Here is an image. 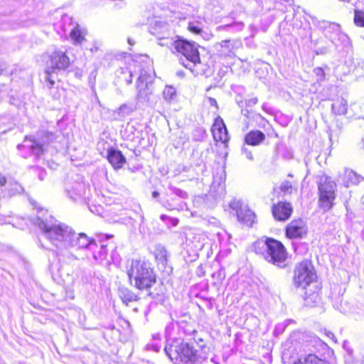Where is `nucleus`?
<instances>
[{
  "label": "nucleus",
  "instance_id": "nucleus-35",
  "mask_svg": "<svg viewBox=\"0 0 364 364\" xmlns=\"http://www.w3.org/2000/svg\"><path fill=\"white\" fill-rule=\"evenodd\" d=\"M57 71H53L51 69L46 68L45 73V80L47 82V87L50 89L55 84V79L53 74Z\"/></svg>",
  "mask_w": 364,
  "mask_h": 364
},
{
  "label": "nucleus",
  "instance_id": "nucleus-28",
  "mask_svg": "<svg viewBox=\"0 0 364 364\" xmlns=\"http://www.w3.org/2000/svg\"><path fill=\"white\" fill-rule=\"evenodd\" d=\"M348 109L347 101L341 98L332 104V111L338 115H343L346 114Z\"/></svg>",
  "mask_w": 364,
  "mask_h": 364
},
{
  "label": "nucleus",
  "instance_id": "nucleus-3",
  "mask_svg": "<svg viewBox=\"0 0 364 364\" xmlns=\"http://www.w3.org/2000/svg\"><path fill=\"white\" fill-rule=\"evenodd\" d=\"M127 274L130 283L140 290H148L156 282L151 263L142 259H132Z\"/></svg>",
  "mask_w": 364,
  "mask_h": 364
},
{
  "label": "nucleus",
  "instance_id": "nucleus-14",
  "mask_svg": "<svg viewBox=\"0 0 364 364\" xmlns=\"http://www.w3.org/2000/svg\"><path fill=\"white\" fill-rule=\"evenodd\" d=\"M272 212L275 220L286 221L291 217L293 208L290 203L280 201L272 205Z\"/></svg>",
  "mask_w": 364,
  "mask_h": 364
},
{
  "label": "nucleus",
  "instance_id": "nucleus-18",
  "mask_svg": "<svg viewBox=\"0 0 364 364\" xmlns=\"http://www.w3.org/2000/svg\"><path fill=\"white\" fill-rule=\"evenodd\" d=\"M107 160L115 169H119L126 164V158L122 153L116 149L111 148L107 151Z\"/></svg>",
  "mask_w": 364,
  "mask_h": 364
},
{
  "label": "nucleus",
  "instance_id": "nucleus-59",
  "mask_svg": "<svg viewBox=\"0 0 364 364\" xmlns=\"http://www.w3.org/2000/svg\"><path fill=\"white\" fill-rule=\"evenodd\" d=\"M329 334H330V335H331V336H332V337H333V333H329Z\"/></svg>",
  "mask_w": 364,
  "mask_h": 364
},
{
  "label": "nucleus",
  "instance_id": "nucleus-56",
  "mask_svg": "<svg viewBox=\"0 0 364 364\" xmlns=\"http://www.w3.org/2000/svg\"><path fill=\"white\" fill-rule=\"evenodd\" d=\"M97 50V47H95V46L94 48H92L90 49V50H91L92 52L96 51Z\"/></svg>",
  "mask_w": 364,
  "mask_h": 364
},
{
  "label": "nucleus",
  "instance_id": "nucleus-11",
  "mask_svg": "<svg viewBox=\"0 0 364 364\" xmlns=\"http://www.w3.org/2000/svg\"><path fill=\"white\" fill-rule=\"evenodd\" d=\"M307 232L306 223L301 218L291 220L285 228V235L289 239H302Z\"/></svg>",
  "mask_w": 364,
  "mask_h": 364
},
{
  "label": "nucleus",
  "instance_id": "nucleus-49",
  "mask_svg": "<svg viewBox=\"0 0 364 364\" xmlns=\"http://www.w3.org/2000/svg\"><path fill=\"white\" fill-rule=\"evenodd\" d=\"M169 221L171 222L173 226H176L178 224V219L171 218H169Z\"/></svg>",
  "mask_w": 364,
  "mask_h": 364
},
{
  "label": "nucleus",
  "instance_id": "nucleus-16",
  "mask_svg": "<svg viewBox=\"0 0 364 364\" xmlns=\"http://www.w3.org/2000/svg\"><path fill=\"white\" fill-rule=\"evenodd\" d=\"M80 178L77 177V180L73 183H68L66 186V191L70 197L76 200L77 198L85 197L87 189V184L80 181Z\"/></svg>",
  "mask_w": 364,
  "mask_h": 364
},
{
  "label": "nucleus",
  "instance_id": "nucleus-10",
  "mask_svg": "<svg viewBox=\"0 0 364 364\" xmlns=\"http://www.w3.org/2000/svg\"><path fill=\"white\" fill-rule=\"evenodd\" d=\"M154 75L146 70H141L138 77L136 88L138 96L144 100H149V95L153 92Z\"/></svg>",
  "mask_w": 364,
  "mask_h": 364
},
{
  "label": "nucleus",
  "instance_id": "nucleus-17",
  "mask_svg": "<svg viewBox=\"0 0 364 364\" xmlns=\"http://www.w3.org/2000/svg\"><path fill=\"white\" fill-rule=\"evenodd\" d=\"M164 31L156 33L158 40V44L161 46L168 48L172 53H175L176 45L178 42L180 37L175 36L171 37L167 31V26L164 25Z\"/></svg>",
  "mask_w": 364,
  "mask_h": 364
},
{
  "label": "nucleus",
  "instance_id": "nucleus-5",
  "mask_svg": "<svg viewBox=\"0 0 364 364\" xmlns=\"http://www.w3.org/2000/svg\"><path fill=\"white\" fill-rule=\"evenodd\" d=\"M38 136V140L33 136H26L23 143L17 146L19 151L25 152L22 154L24 158L30 155L41 157L46 151V145L55 139V134L50 132H41Z\"/></svg>",
  "mask_w": 364,
  "mask_h": 364
},
{
  "label": "nucleus",
  "instance_id": "nucleus-19",
  "mask_svg": "<svg viewBox=\"0 0 364 364\" xmlns=\"http://www.w3.org/2000/svg\"><path fill=\"white\" fill-rule=\"evenodd\" d=\"M187 69H189L195 75H205L208 77L212 74V69L210 65L203 63L200 58L198 60L191 63Z\"/></svg>",
  "mask_w": 364,
  "mask_h": 364
},
{
  "label": "nucleus",
  "instance_id": "nucleus-25",
  "mask_svg": "<svg viewBox=\"0 0 364 364\" xmlns=\"http://www.w3.org/2000/svg\"><path fill=\"white\" fill-rule=\"evenodd\" d=\"M154 255L158 264H161L165 267L168 262L167 250L165 247L161 244L156 245L154 249Z\"/></svg>",
  "mask_w": 364,
  "mask_h": 364
},
{
  "label": "nucleus",
  "instance_id": "nucleus-43",
  "mask_svg": "<svg viewBox=\"0 0 364 364\" xmlns=\"http://www.w3.org/2000/svg\"><path fill=\"white\" fill-rule=\"evenodd\" d=\"M37 170L38 171V178H39V179L41 181H43L45 178L46 176V172L44 170H43V169H41L40 168H37Z\"/></svg>",
  "mask_w": 364,
  "mask_h": 364
},
{
  "label": "nucleus",
  "instance_id": "nucleus-31",
  "mask_svg": "<svg viewBox=\"0 0 364 364\" xmlns=\"http://www.w3.org/2000/svg\"><path fill=\"white\" fill-rule=\"evenodd\" d=\"M119 296L122 301L127 304L129 302L134 301L138 299V296L127 288L121 289L119 290Z\"/></svg>",
  "mask_w": 364,
  "mask_h": 364
},
{
  "label": "nucleus",
  "instance_id": "nucleus-52",
  "mask_svg": "<svg viewBox=\"0 0 364 364\" xmlns=\"http://www.w3.org/2000/svg\"><path fill=\"white\" fill-rule=\"evenodd\" d=\"M153 338L154 340H159L160 339V335L159 333H156L153 335Z\"/></svg>",
  "mask_w": 364,
  "mask_h": 364
},
{
  "label": "nucleus",
  "instance_id": "nucleus-50",
  "mask_svg": "<svg viewBox=\"0 0 364 364\" xmlns=\"http://www.w3.org/2000/svg\"><path fill=\"white\" fill-rule=\"evenodd\" d=\"M209 100H210V103L211 105H213V106L217 105V101L214 98H211L210 97L209 99Z\"/></svg>",
  "mask_w": 364,
  "mask_h": 364
},
{
  "label": "nucleus",
  "instance_id": "nucleus-48",
  "mask_svg": "<svg viewBox=\"0 0 364 364\" xmlns=\"http://www.w3.org/2000/svg\"><path fill=\"white\" fill-rule=\"evenodd\" d=\"M128 73H129V78L126 79V82H127V85H129L132 82L133 75H132V71H128Z\"/></svg>",
  "mask_w": 364,
  "mask_h": 364
},
{
  "label": "nucleus",
  "instance_id": "nucleus-2",
  "mask_svg": "<svg viewBox=\"0 0 364 364\" xmlns=\"http://www.w3.org/2000/svg\"><path fill=\"white\" fill-rule=\"evenodd\" d=\"M200 350H194L181 338H174L171 344L165 346L164 350L167 356L176 364L180 363L188 364H201L208 358L209 348L200 345Z\"/></svg>",
  "mask_w": 364,
  "mask_h": 364
},
{
  "label": "nucleus",
  "instance_id": "nucleus-38",
  "mask_svg": "<svg viewBox=\"0 0 364 364\" xmlns=\"http://www.w3.org/2000/svg\"><path fill=\"white\" fill-rule=\"evenodd\" d=\"M241 154L244 156L247 159L250 161L254 160V156L252 152V150L246 146L245 144L242 145L241 148Z\"/></svg>",
  "mask_w": 364,
  "mask_h": 364
},
{
  "label": "nucleus",
  "instance_id": "nucleus-23",
  "mask_svg": "<svg viewBox=\"0 0 364 364\" xmlns=\"http://www.w3.org/2000/svg\"><path fill=\"white\" fill-rule=\"evenodd\" d=\"M186 240L190 242V245L195 250H201L205 244V236L203 234L191 231L187 235Z\"/></svg>",
  "mask_w": 364,
  "mask_h": 364
},
{
  "label": "nucleus",
  "instance_id": "nucleus-29",
  "mask_svg": "<svg viewBox=\"0 0 364 364\" xmlns=\"http://www.w3.org/2000/svg\"><path fill=\"white\" fill-rule=\"evenodd\" d=\"M296 182L290 180H284L281 183L279 189L284 195H291L294 191L296 192Z\"/></svg>",
  "mask_w": 364,
  "mask_h": 364
},
{
  "label": "nucleus",
  "instance_id": "nucleus-44",
  "mask_svg": "<svg viewBox=\"0 0 364 364\" xmlns=\"http://www.w3.org/2000/svg\"><path fill=\"white\" fill-rule=\"evenodd\" d=\"M258 102V100L257 97H253V98H251L250 100H248V101L247 102V106H253L255 105H256Z\"/></svg>",
  "mask_w": 364,
  "mask_h": 364
},
{
  "label": "nucleus",
  "instance_id": "nucleus-26",
  "mask_svg": "<svg viewBox=\"0 0 364 364\" xmlns=\"http://www.w3.org/2000/svg\"><path fill=\"white\" fill-rule=\"evenodd\" d=\"M305 301L308 305L314 306L320 301V289L316 288V291H311L310 289H305Z\"/></svg>",
  "mask_w": 364,
  "mask_h": 364
},
{
  "label": "nucleus",
  "instance_id": "nucleus-30",
  "mask_svg": "<svg viewBox=\"0 0 364 364\" xmlns=\"http://www.w3.org/2000/svg\"><path fill=\"white\" fill-rule=\"evenodd\" d=\"M188 29L194 34L201 36L203 38H209L208 34L203 31L201 23L199 21L190 22L188 26Z\"/></svg>",
  "mask_w": 364,
  "mask_h": 364
},
{
  "label": "nucleus",
  "instance_id": "nucleus-6",
  "mask_svg": "<svg viewBox=\"0 0 364 364\" xmlns=\"http://www.w3.org/2000/svg\"><path fill=\"white\" fill-rule=\"evenodd\" d=\"M314 25L323 33L336 49L347 48L350 45L348 36L341 30L338 23L327 21H317Z\"/></svg>",
  "mask_w": 364,
  "mask_h": 364
},
{
  "label": "nucleus",
  "instance_id": "nucleus-57",
  "mask_svg": "<svg viewBox=\"0 0 364 364\" xmlns=\"http://www.w3.org/2000/svg\"><path fill=\"white\" fill-rule=\"evenodd\" d=\"M287 322L289 323H292L294 321L292 320H288V321H287Z\"/></svg>",
  "mask_w": 364,
  "mask_h": 364
},
{
  "label": "nucleus",
  "instance_id": "nucleus-58",
  "mask_svg": "<svg viewBox=\"0 0 364 364\" xmlns=\"http://www.w3.org/2000/svg\"><path fill=\"white\" fill-rule=\"evenodd\" d=\"M288 176H289V177H291V178L293 177V176H292L291 173H289V174L288 175Z\"/></svg>",
  "mask_w": 364,
  "mask_h": 364
},
{
  "label": "nucleus",
  "instance_id": "nucleus-40",
  "mask_svg": "<svg viewBox=\"0 0 364 364\" xmlns=\"http://www.w3.org/2000/svg\"><path fill=\"white\" fill-rule=\"evenodd\" d=\"M171 191H172V193L173 194L176 195L177 196H178L181 198H186L188 197V194L186 191L181 190V189H179L178 188L171 187Z\"/></svg>",
  "mask_w": 364,
  "mask_h": 364
},
{
  "label": "nucleus",
  "instance_id": "nucleus-21",
  "mask_svg": "<svg viewBox=\"0 0 364 364\" xmlns=\"http://www.w3.org/2000/svg\"><path fill=\"white\" fill-rule=\"evenodd\" d=\"M265 139V134L260 130H252L245 135V141L247 145L258 146Z\"/></svg>",
  "mask_w": 364,
  "mask_h": 364
},
{
  "label": "nucleus",
  "instance_id": "nucleus-41",
  "mask_svg": "<svg viewBox=\"0 0 364 364\" xmlns=\"http://www.w3.org/2000/svg\"><path fill=\"white\" fill-rule=\"evenodd\" d=\"M230 207L232 210H234L236 211V213L237 214V211L240 210V208H244V207L242 205V203L239 200H232L230 203Z\"/></svg>",
  "mask_w": 364,
  "mask_h": 364
},
{
  "label": "nucleus",
  "instance_id": "nucleus-55",
  "mask_svg": "<svg viewBox=\"0 0 364 364\" xmlns=\"http://www.w3.org/2000/svg\"><path fill=\"white\" fill-rule=\"evenodd\" d=\"M262 109H263L264 110H265V111H267V105H266V104H264V105H262Z\"/></svg>",
  "mask_w": 364,
  "mask_h": 364
},
{
  "label": "nucleus",
  "instance_id": "nucleus-4",
  "mask_svg": "<svg viewBox=\"0 0 364 364\" xmlns=\"http://www.w3.org/2000/svg\"><path fill=\"white\" fill-rule=\"evenodd\" d=\"M255 249L257 253L262 254L269 262L280 268L286 267L287 252L281 242L273 238H267L264 242H256Z\"/></svg>",
  "mask_w": 364,
  "mask_h": 364
},
{
  "label": "nucleus",
  "instance_id": "nucleus-51",
  "mask_svg": "<svg viewBox=\"0 0 364 364\" xmlns=\"http://www.w3.org/2000/svg\"><path fill=\"white\" fill-rule=\"evenodd\" d=\"M160 218L162 220H165L166 219L169 220L170 218L168 215L163 214L160 216Z\"/></svg>",
  "mask_w": 364,
  "mask_h": 364
},
{
  "label": "nucleus",
  "instance_id": "nucleus-24",
  "mask_svg": "<svg viewBox=\"0 0 364 364\" xmlns=\"http://www.w3.org/2000/svg\"><path fill=\"white\" fill-rule=\"evenodd\" d=\"M294 364H329V363L316 354L309 353L300 356Z\"/></svg>",
  "mask_w": 364,
  "mask_h": 364
},
{
  "label": "nucleus",
  "instance_id": "nucleus-54",
  "mask_svg": "<svg viewBox=\"0 0 364 364\" xmlns=\"http://www.w3.org/2000/svg\"><path fill=\"white\" fill-rule=\"evenodd\" d=\"M127 41H128V43H129V45H131V46H132V45H134V41L132 38H128V40H127Z\"/></svg>",
  "mask_w": 364,
  "mask_h": 364
},
{
  "label": "nucleus",
  "instance_id": "nucleus-12",
  "mask_svg": "<svg viewBox=\"0 0 364 364\" xmlns=\"http://www.w3.org/2000/svg\"><path fill=\"white\" fill-rule=\"evenodd\" d=\"M61 28L65 33L68 32L71 38L75 43H81L85 38L81 31L78 29V25L74 23L73 18L68 15H64L61 19Z\"/></svg>",
  "mask_w": 364,
  "mask_h": 364
},
{
  "label": "nucleus",
  "instance_id": "nucleus-34",
  "mask_svg": "<svg viewBox=\"0 0 364 364\" xmlns=\"http://www.w3.org/2000/svg\"><path fill=\"white\" fill-rule=\"evenodd\" d=\"M175 329V323L171 321L168 323L165 328V336L166 339V345L171 344L173 339L171 338L172 333Z\"/></svg>",
  "mask_w": 364,
  "mask_h": 364
},
{
  "label": "nucleus",
  "instance_id": "nucleus-37",
  "mask_svg": "<svg viewBox=\"0 0 364 364\" xmlns=\"http://www.w3.org/2000/svg\"><path fill=\"white\" fill-rule=\"evenodd\" d=\"M23 191L22 186L17 182L10 183L9 184V193L10 196H14L16 193H20Z\"/></svg>",
  "mask_w": 364,
  "mask_h": 364
},
{
  "label": "nucleus",
  "instance_id": "nucleus-39",
  "mask_svg": "<svg viewBox=\"0 0 364 364\" xmlns=\"http://www.w3.org/2000/svg\"><path fill=\"white\" fill-rule=\"evenodd\" d=\"M314 73L317 77V81L321 82L325 80V73L323 68H316L314 69Z\"/></svg>",
  "mask_w": 364,
  "mask_h": 364
},
{
  "label": "nucleus",
  "instance_id": "nucleus-36",
  "mask_svg": "<svg viewBox=\"0 0 364 364\" xmlns=\"http://www.w3.org/2000/svg\"><path fill=\"white\" fill-rule=\"evenodd\" d=\"M354 23L358 26L364 27V11L360 10L355 11Z\"/></svg>",
  "mask_w": 364,
  "mask_h": 364
},
{
  "label": "nucleus",
  "instance_id": "nucleus-47",
  "mask_svg": "<svg viewBox=\"0 0 364 364\" xmlns=\"http://www.w3.org/2000/svg\"><path fill=\"white\" fill-rule=\"evenodd\" d=\"M6 183V178L0 173V186H3Z\"/></svg>",
  "mask_w": 364,
  "mask_h": 364
},
{
  "label": "nucleus",
  "instance_id": "nucleus-8",
  "mask_svg": "<svg viewBox=\"0 0 364 364\" xmlns=\"http://www.w3.org/2000/svg\"><path fill=\"white\" fill-rule=\"evenodd\" d=\"M316 279V274L311 262L307 259L298 263L294 269V284L296 287H310Z\"/></svg>",
  "mask_w": 364,
  "mask_h": 364
},
{
  "label": "nucleus",
  "instance_id": "nucleus-53",
  "mask_svg": "<svg viewBox=\"0 0 364 364\" xmlns=\"http://www.w3.org/2000/svg\"><path fill=\"white\" fill-rule=\"evenodd\" d=\"M159 196V192H157V191H154V192L152 193V197H153V198H157Z\"/></svg>",
  "mask_w": 364,
  "mask_h": 364
},
{
  "label": "nucleus",
  "instance_id": "nucleus-46",
  "mask_svg": "<svg viewBox=\"0 0 364 364\" xmlns=\"http://www.w3.org/2000/svg\"><path fill=\"white\" fill-rule=\"evenodd\" d=\"M151 348H152L154 351H156V352L159 351L160 348H161V346H158V345H156V344L147 345V348H148L149 349H150V348H151Z\"/></svg>",
  "mask_w": 364,
  "mask_h": 364
},
{
  "label": "nucleus",
  "instance_id": "nucleus-32",
  "mask_svg": "<svg viewBox=\"0 0 364 364\" xmlns=\"http://www.w3.org/2000/svg\"><path fill=\"white\" fill-rule=\"evenodd\" d=\"M244 28V23L242 22H234L231 24H225L220 26L217 28L218 31H241Z\"/></svg>",
  "mask_w": 364,
  "mask_h": 364
},
{
  "label": "nucleus",
  "instance_id": "nucleus-33",
  "mask_svg": "<svg viewBox=\"0 0 364 364\" xmlns=\"http://www.w3.org/2000/svg\"><path fill=\"white\" fill-rule=\"evenodd\" d=\"M163 95L166 101L171 102L176 97V89L172 86H166L163 92Z\"/></svg>",
  "mask_w": 364,
  "mask_h": 364
},
{
  "label": "nucleus",
  "instance_id": "nucleus-9",
  "mask_svg": "<svg viewBox=\"0 0 364 364\" xmlns=\"http://www.w3.org/2000/svg\"><path fill=\"white\" fill-rule=\"evenodd\" d=\"M175 53L179 56L180 63L188 68L194 60L199 59L198 45L180 37L176 45Z\"/></svg>",
  "mask_w": 364,
  "mask_h": 364
},
{
  "label": "nucleus",
  "instance_id": "nucleus-15",
  "mask_svg": "<svg viewBox=\"0 0 364 364\" xmlns=\"http://www.w3.org/2000/svg\"><path fill=\"white\" fill-rule=\"evenodd\" d=\"M212 132L214 139L216 141L227 143L229 139V135L226 126L220 117H218L212 128Z\"/></svg>",
  "mask_w": 364,
  "mask_h": 364
},
{
  "label": "nucleus",
  "instance_id": "nucleus-42",
  "mask_svg": "<svg viewBox=\"0 0 364 364\" xmlns=\"http://www.w3.org/2000/svg\"><path fill=\"white\" fill-rule=\"evenodd\" d=\"M212 276L213 278L216 277L219 282H221L225 277V270L220 269L217 272L213 273Z\"/></svg>",
  "mask_w": 364,
  "mask_h": 364
},
{
  "label": "nucleus",
  "instance_id": "nucleus-13",
  "mask_svg": "<svg viewBox=\"0 0 364 364\" xmlns=\"http://www.w3.org/2000/svg\"><path fill=\"white\" fill-rule=\"evenodd\" d=\"M70 65V60L65 53L60 50H55L47 62V68L53 71L65 70Z\"/></svg>",
  "mask_w": 364,
  "mask_h": 364
},
{
  "label": "nucleus",
  "instance_id": "nucleus-20",
  "mask_svg": "<svg viewBox=\"0 0 364 364\" xmlns=\"http://www.w3.org/2000/svg\"><path fill=\"white\" fill-rule=\"evenodd\" d=\"M342 183L345 187L351 185H358L364 180V178L352 170L346 169L342 176Z\"/></svg>",
  "mask_w": 364,
  "mask_h": 364
},
{
  "label": "nucleus",
  "instance_id": "nucleus-1",
  "mask_svg": "<svg viewBox=\"0 0 364 364\" xmlns=\"http://www.w3.org/2000/svg\"><path fill=\"white\" fill-rule=\"evenodd\" d=\"M38 227L45 237L57 249L59 254L65 255L73 250L88 249L92 251L95 260L103 261L107 255V240L112 235L100 234L96 238H90L84 232H76L73 228L58 222L41 209L36 217L31 220Z\"/></svg>",
  "mask_w": 364,
  "mask_h": 364
},
{
  "label": "nucleus",
  "instance_id": "nucleus-45",
  "mask_svg": "<svg viewBox=\"0 0 364 364\" xmlns=\"http://www.w3.org/2000/svg\"><path fill=\"white\" fill-rule=\"evenodd\" d=\"M316 53L317 55H323L327 53V48H318L316 50Z\"/></svg>",
  "mask_w": 364,
  "mask_h": 364
},
{
  "label": "nucleus",
  "instance_id": "nucleus-27",
  "mask_svg": "<svg viewBox=\"0 0 364 364\" xmlns=\"http://www.w3.org/2000/svg\"><path fill=\"white\" fill-rule=\"evenodd\" d=\"M215 48L221 56H230L232 53V46L230 40L222 41L215 46Z\"/></svg>",
  "mask_w": 364,
  "mask_h": 364
},
{
  "label": "nucleus",
  "instance_id": "nucleus-22",
  "mask_svg": "<svg viewBox=\"0 0 364 364\" xmlns=\"http://www.w3.org/2000/svg\"><path fill=\"white\" fill-rule=\"evenodd\" d=\"M255 218V214L246 206L237 211V220L247 226H252Z\"/></svg>",
  "mask_w": 364,
  "mask_h": 364
},
{
  "label": "nucleus",
  "instance_id": "nucleus-7",
  "mask_svg": "<svg viewBox=\"0 0 364 364\" xmlns=\"http://www.w3.org/2000/svg\"><path fill=\"white\" fill-rule=\"evenodd\" d=\"M317 185L319 206L324 212L328 211L334 205L336 183L329 176L322 175L319 176Z\"/></svg>",
  "mask_w": 364,
  "mask_h": 364
}]
</instances>
